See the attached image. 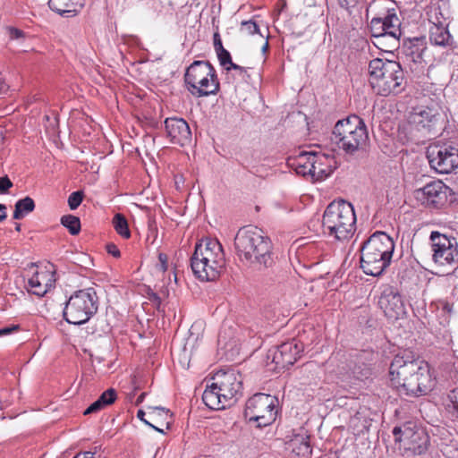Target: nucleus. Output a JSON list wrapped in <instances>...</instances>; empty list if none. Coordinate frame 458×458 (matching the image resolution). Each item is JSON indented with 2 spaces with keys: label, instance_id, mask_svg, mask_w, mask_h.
Masks as SVG:
<instances>
[{
  "label": "nucleus",
  "instance_id": "obj_11",
  "mask_svg": "<svg viewBox=\"0 0 458 458\" xmlns=\"http://www.w3.org/2000/svg\"><path fill=\"white\" fill-rule=\"evenodd\" d=\"M427 158L435 172H452L458 167V148L453 145H432L428 148Z\"/></svg>",
  "mask_w": 458,
  "mask_h": 458
},
{
  "label": "nucleus",
  "instance_id": "obj_1",
  "mask_svg": "<svg viewBox=\"0 0 458 458\" xmlns=\"http://www.w3.org/2000/svg\"><path fill=\"white\" fill-rule=\"evenodd\" d=\"M234 247L240 260L259 271L272 269L277 257L271 239L257 226H245L237 232Z\"/></svg>",
  "mask_w": 458,
  "mask_h": 458
},
{
  "label": "nucleus",
  "instance_id": "obj_13",
  "mask_svg": "<svg viewBox=\"0 0 458 458\" xmlns=\"http://www.w3.org/2000/svg\"><path fill=\"white\" fill-rule=\"evenodd\" d=\"M214 385L222 393V397L233 405L242 396V378L239 372L233 369L219 370L213 377Z\"/></svg>",
  "mask_w": 458,
  "mask_h": 458
},
{
  "label": "nucleus",
  "instance_id": "obj_49",
  "mask_svg": "<svg viewBox=\"0 0 458 458\" xmlns=\"http://www.w3.org/2000/svg\"><path fill=\"white\" fill-rule=\"evenodd\" d=\"M55 272H49V276H47L45 280H43V284L46 285L47 293L50 291L55 283Z\"/></svg>",
  "mask_w": 458,
  "mask_h": 458
},
{
  "label": "nucleus",
  "instance_id": "obj_40",
  "mask_svg": "<svg viewBox=\"0 0 458 458\" xmlns=\"http://www.w3.org/2000/svg\"><path fill=\"white\" fill-rule=\"evenodd\" d=\"M219 63L225 69L226 67H231V64H233L232 61L231 54L224 47L216 51Z\"/></svg>",
  "mask_w": 458,
  "mask_h": 458
},
{
  "label": "nucleus",
  "instance_id": "obj_7",
  "mask_svg": "<svg viewBox=\"0 0 458 458\" xmlns=\"http://www.w3.org/2000/svg\"><path fill=\"white\" fill-rule=\"evenodd\" d=\"M400 72L401 64L397 61L373 59L369 64V84L379 95L398 94Z\"/></svg>",
  "mask_w": 458,
  "mask_h": 458
},
{
  "label": "nucleus",
  "instance_id": "obj_52",
  "mask_svg": "<svg viewBox=\"0 0 458 458\" xmlns=\"http://www.w3.org/2000/svg\"><path fill=\"white\" fill-rule=\"evenodd\" d=\"M213 40H214L215 51H218L219 49L224 48L222 40H221V38H220V35L218 32L214 33Z\"/></svg>",
  "mask_w": 458,
  "mask_h": 458
},
{
  "label": "nucleus",
  "instance_id": "obj_45",
  "mask_svg": "<svg viewBox=\"0 0 458 458\" xmlns=\"http://www.w3.org/2000/svg\"><path fill=\"white\" fill-rule=\"evenodd\" d=\"M415 359H421L420 355L414 352L410 348L403 350V363L406 360H413Z\"/></svg>",
  "mask_w": 458,
  "mask_h": 458
},
{
  "label": "nucleus",
  "instance_id": "obj_56",
  "mask_svg": "<svg viewBox=\"0 0 458 458\" xmlns=\"http://www.w3.org/2000/svg\"><path fill=\"white\" fill-rule=\"evenodd\" d=\"M149 301L157 306H159L162 301L160 296L156 293H151L149 295Z\"/></svg>",
  "mask_w": 458,
  "mask_h": 458
},
{
  "label": "nucleus",
  "instance_id": "obj_16",
  "mask_svg": "<svg viewBox=\"0 0 458 458\" xmlns=\"http://www.w3.org/2000/svg\"><path fill=\"white\" fill-rule=\"evenodd\" d=\"M446 187L440 180L434 181L426 184L423 188L418 189L414 191V195L417 200H419L423 206L439 209L447 201V191Z\"/></svg>",
  "mask_w": 458,
  "mask_h": 458
},
{
  "label": "nucleus",
  "instance_id": "obj_62",
  "mask_svg": "<svg viewBox=\"0 0 458 458\" xmlns=\"http://www.w3.org/2000/svg\"><path fill=\"white\" fill-rule=\"evenodd\" d=\"M360 376L359 375V373H357L355 371V369L352 370L351 373H350V376H352V377L354 378H357V379H360L361 377V376H363V374L360 372Z\"/></svg>",
  "mask_w": 458,
  "mask_h": 458
},
{
  "label": "nucleus",
  "instance_id": "obj_44",
  "mask_svg": "<svg viewBox=\"0 0 458 458\" xmlns=\"http://www.w3.org/2000/svg\"><path fill=\"white\" fill-rule=\"evenodd\" d=\"M422 17V13L420 10L417 9L415 6L411 9L410 14L408 15V18L411 20V22L417 26L419 21H420Z\"/></svg>",
  "mask_w": 458,
  "mask_h": 458
},
{
  "label": "nucleus",
  "instance_id": "obj_61",
  "mask_svg": "<svg viewBox=\"0 0 458 458\" xmlns=\"http://www.w3.org/2000/svg\"><path fill=\"white\" fill-rule=\"evenodd\" d=\"M146 394H146L145 392L141 393V394L137 397L136 402H135V404H136V405L140 404V403L144 401V398H145Z\"/></svg>",
  "mask_w": 458,
  "mask_h": 458
},
{
  "label": "nucleus",
  "instance_id": "obj_46",
  "mask_svg": "<svg viewBox=\"0 0 458 458\" xmlns=\"http://www.w3.org/2000/svg\"><path fill=\"white\" fill-rule=\"evenodd\" d=\"M158 261L157 267L163 271L165 272L168 268V257L166 254L160 252L158 254Z\"/></svg>",
  "mask_w": 458,
  "mask_h": 458
},
{
  "label": "nucleus",
  "instance_id": "obj_30",
  "mask_svg": "<svg viewBox=\"0 0 458 458\" xmlns=\"http://www.w3.org/2000/svg\"><path fill=\"white\" fill-rule=\"evenodd\" d=\"M35 209V202L32 198L26 196L16 201L14 206L13 219H22L27 214Z\"/></svg>",
  "mask_w": 458,
  "mask_h": 458
},
{
  "label": "nucleus",
  "instance_id": "obj_31",
  "mask_svg": "<svg viewBox=\"0 0 458 458\" xmlns=\"http://www.w3.org/2000/svg\"><path fill=\"white\" fill-rule=\"evenodd\" d=\"M423 367L425 369L429 370L428 363L422 359L406 360L403 364V377L420 372V369Z\"/></svg>",
  "mask_w": 458,
  "mask_h": 458
},
{
  "label": "nucleus",
  "instance_id": "obj_55",
  "mask_svg": "<svg viewBox=\"0 0 458 458\" xmlns=\"http://www.w3.org/2000/svg\"><path fill=\"white\" fill-rule=\"evenodd\" d=\"M145 415H146V412L143 410H141V409L138 410L137 418L139 420H140L141 421H143L148 427H153V424L145 419Z\"/></svg>",
  "mask_w": 458,
  "mask_h": 458
},
{
  "label": "nucleus",
  "instance_id": "obj_2",
  "mask_svg": "<svg viewBox=\"0 0 458 458\" xmlns=\"http://www.w3.org/2000/svg\"><path fill=\"white\" fill-rule=\"evenodd\" d=\"M394 250L393 238L382 231H376L360 248V267L372 276H379L390 265Z\"/></svg>",
  "mask_w": 458,
  "mask_h": 458
},
{
  "label": "nucleus",
  "instance_id": "obj_19",
  "mask_svg": "<svg viewBox=\"0 0 458 458\" xmlns=\"http://www.w3.org/2000/svg\"><path fill=\"white\" fill-rule=\"evenodd\" d=\"M403 389L409 395L420 396L431 388V376L429 370L424 367L420 369V372L403 377Z\"/></svg>",
  "mask_w": 458,
  "mask_h": 458
},
{
  "label": "nucleus",
  "instance_id": "obj_26",
  "mask_svg": "<svg viewBox=\"0 0 458 458\" xmlns=\"http://www.w3.org/2000/svg\"><path fill=\"white\" fill-rule=\"evenodd\" d=\"M117 399V393L114 388H108L93 402L84 411V415L93 414L100 411L106 407L113 404Z\"/></svg>",
  "mask_w": 458,
  "mask_h": 458
},
{
  "label": "nucleus",
  "instance_id": "obj_27",
  "mask_svg": "<svg viewBox=\"0 0 458 458\" xmlns=\"http://www.w3.org/2000/svg\"><path fill=\"white\" fill-rule=\"evenodd\" d=\"M84 5V0H48L49 8L59 13H78Z\"/></svg>",
  "mask_w": 458,
  "mask_h": 458
},
{
  "label": "nucleus",
  "instance_id": "obj_39",
  "mask_svg": "<svg viewBox=\"0 0 458 458\" xmlns=\"http://www.w3.org/2000/svg\"><path fill=\"white\" fill-rule=\"evenodd\" d=\"M241 31L248 35L259 32L258 24L253 20L243 21L241 23Z\"/></svg>",
  "mask_w": 458,
  "mask_h": 458
},
{
  "label": "nucleus",
  "instance_id": "obj_63",
  "mask_svg": "<svg viewBox=\"0 0 458 458\" xmlns=\"http://www.w3.org/2000/svg\"><path fill=\"white\" fill-rule=\"evenodd\" d=\"M150 428H153V429H155V430H156V431H157V432L162 433V434H164V433H165L163 429H161V428H159L156 427L155 425H153V427H150Z\"/></svg>",
  "mask_w": 458,
  "mask_h": 458
},
{
  "label": "nucleus",
  "instance_id": "obj_41",
  "mask_svg": "<svg viewBox=\"0 0 458 458\" xmlns=\"http://www.w3.org/2000/svg\"><path fill=\"white\" fill-rule=\"evenodd\" d=\"M303 180L312 183L326 180L331 174H301Z\"/></svg>",
  "mask_w": 458,
  "mask_h": 458
},
{
  "label": "nucleus",
  "instance_id": "obj_57",
  "mask_svg": "<svg viewBox=\"0 0 458 458\" xmlns=\"http://www.w3.org/2000/svg\"><path fill=\"white\" fill-rule=\"evenodd\" d=\"M6 209V206L0 203V223L5 220L7 217Z\"/></svg>",
  "mask_w": 458,
  "mask_h": 458
},
{
  "label": "nucleus",
  "instance_id": "obj_33",
  "mask_svg": "<svg viewBox=\"0 0 458 458\" xmlns=\"http://www.w3.org/2000/svg\"><path fill=\"white\" fill-rule=\"evenodd\" d=\"M60 222L72 235H78L80 233L81 224L79 216L70 214L64 215L61 217Z\"/></svg>",
  "mask_w": 458,
  "mask_h": 458
},
{
  "label": "nucleus",
  "instance_id": "obj_43",
  "mask_svg": "<svg viewBox=\"0 0 458 458\" xmlns=\"http://www.w3.org/2000/svg\"><path fill=\"white\" fill-rule=\"evenodd\" d=\"M12 181L7 175L0 177V194H5L13 187Z\"/></svg>",
  "mask_w": 458,
  "mask_h": 458
},
{
  "label": "nucleus",
  "instance_id": "obj_9",
  "mask_svg": "<svg viewBox=\"0 0 458 458\" xmlns=\"http://www.w3.org/2000/svg\"><path fill=\"white\" fill-rule=\"evenodd\" d=\"M432 260L438 267H458V242L456 238L449 237L437 231L430 233Z\"/></svg>",
  "mask_w": 458,
  "mask_h": 458
},
{
  "label": "nucleus",
  "instance_id": "obj_48",
  "mask_svg": "<svg viewBox=\"0 0 458 458\" xmlns=\"http://www.w3.org/2000/svg\"><path fill=\"white\" fill-rule=\"evenodd\" d=\"M337 2L342 8L348 12H351V9L354 8L358 4V0H337Z\"/></svg>",
  "mask_w": 458,
  "mask_h": 458
},
{
  "label": "nucleus",
  "instance_id": "obj_8",
  "mask_svg": "<svg viewBox=\"0 0 458 458\" xmlns=\"http://www.w3.org/2000/svg\"><path fill=\"white\" fill-rule=\"evenodd\" d=\"M189 91L196 97L216 94L219 82L214 66L208 61H194L184 75Z\"/></svg>",
  "mask_w": 458,
  "mask_h": 458
},
{
  "label": "nucleus",
  "instance_id": "obj_17",
  "mask_svg": "<svg viewBox=\"0 0 458 458\" xmlns=\"http://www.w3.org/2000/svg\"><path fill=\"white\" fill-rule=\"evenodd\" d=\"M373 37H391L399 42L401 38V22L395 13H388L385 18L375 17L369 25Z\"/></svg>",
  "mask_w": 458,
  "mask_h": 458
},
{
  "label": "nucleus",
  "instance_id": "obj_28",
  "mask_svg": "<svg viewBox=\"0 0 458 458\" xmlns=\"http://www.w3.org/2000/svg\"><path fill=\"white\" fill-rule=\"evenodd\" d=\"M429 39L434 45L445 47L450 44L452 37L446 27L434 22L429 29Z\"/></svg>",
  "mask_w": 458,
  "mask_h": 458
},
{
  "label": "nucleus",
  "instance_id": "obj_24",
  "mask_svg": "<svg viewBox=\"0 0 458 458\" xmlns=\"http://www.w3.org/2000/svg\"><path fill=\"white\" fill-rule=\"evenodd\" d=\"M317 156L312 153H301L294 158L288 160V165L293 169V172H316Z\"/></svg>",
  "mask_w": 458,
  "mask_h": 458
},
{
  "label": "nucleus",
  "instance_id": "obj_23",
  "mask_svg": "<svg viewBox=\"0 0 458 458\" xmlns=\"http://www.w3.org/2000/svg\"><path fill=\"white\" fill-rule=\"evenodd\" d=\"M317 156L312 153H301L294 158L288 160V165L293 169V172H316Z\"/></svg>",
  "mask_w": 458,
  "mask_h": 458
},
{
  "label": "nucleus",
  "instance_id": "obj_29",
  "mask_svg": "<svg viewBox=\"0 0 458 458\" xmlns=\"http://www.w3.org/2000/svg\"><path fill=\"white\" fill-rule=\"evenodd\" d=\"M49 276L48 271L36 272L31 278L28 281V285L30 287L32 294L42 297L47 293L46 285L43 284L45 280Z\"/></svg>",
  "mask_w": 458,
  "mask_h": 458
},
{
  "label": "nucleus",
  "instance_id": "obj_51",
  "mask_svg": "<svg viewBox=\"0 0 458 458\" xmlns=\"http://www.w3.org/2000/svg\"><path fill=\"white\" fill-rule=\"evenodd\" d=\"M234 70L238 72L239 75L244 77L247 73V69L245 67L240 66L236 64H231V67H226V71Z\"/></svg>",
  "mask_w": 458,
  "mask_h": 458
},
{
  "label": "nucleus",
  "instance_id": "obj_42",
  "mask_svg": "<svg viewBox=\"0 0 458 458\" xmlns=\"http://www.w3.org/2000/svg\"><path fill=\"white\" fill-rule=\"evenodd\" d=\"M21 330L19 324H10L0 328V337L11 335Z\"/></svg>",
  "mask_w": 458,
  "mask_h": 458
},
{
  "label": "nucleus",
  "instance_id": "obj_60",
  "mask_svg": "<svg viewBox=\"0 0 458 458\" xmlns=\"http://www.w3.org/2000/svg\"><path fill=\"white\" fill-rule=\"evenodd\" d=\"M11 36L15 38H21L22 36V31L18 29H13L11 30Z\"/></svg>",
  "mask_w": 458,
  "mask_h": 458
},
{
  "label": "nucleus",
  "instance_id": "obj_32",
  "mask_svg": "<svg viewBox=\"0 0 458 458\" xmlns=\"http://www.w3.org/2000/svg\"><path fill=\"white\" fill-rule=\"evenodd\" d=\"M112 223L114 230L120 236L124 239H129L131 237L128 221L123 214H115L113 217Z\"/></svg>",
  "mask_w": 458,
  "mask_h": 458
},
{
  "label": "nucleus",
  "instance_id": "obj_47",
  "mask_svg": "<svg viewBox=\"0 0 458 458\" xmlns=\"http://www.w3.org/2000/svg\"><path fill=\"white\" fill-rule=\"evenodd\" d=\"M106 250L108 254L112 255L114 258H120L121 257V251L118 249V247L113 243L109 242L106 245Z\"/></svg>",
  "mask_w": 458,
  "mask_h": 458
},
{
  "label": "nucleus",
  "instance_id": "obj_5",
  "mask_svg": "<svg viewBox=\"0 0 458 458\" xmlns=\"http://www.w3.org/2000/svg\"><path fill=\"white\" fill-rule=\"evenodd\" d=\"M332 140L345 153L353 154L366 145L367 127L359 116L351 115L335 123Z\"/></svg>",
  "mask_w": 458,
  "mask_h": 458
},
{
  "label": "nucleus",
  "instance_id": "obj_54",
  "mask_svg": "<svg viewBox=\"0 0 458 458\" xmlns=\"http://www.w3.org/2000/svg\"><path fill=\"white\" fill-rule=\"evenodd\" d=\"M393 434L394 436V441L396 444H401V426L396 425L393 428Z\"/></svg>",
  "mask_w": 458,
  "mask_h": 458
},
{
  "label": "nucleus",
  "instance_id": "obj_34",
  "mask_svg": "<svg viewBox=\"0 0 458 458\" xmlns=\"http://www.w3.org/2000/svg\"><path fill=\"white\" fill-rule=\"evenodd\" d=\"M148 417L151 420L155 422H158L159 419L166 420L167 418H172L173 413H171L169 409L161 406H148Z\"/></svg>",
  "mask_w": 458,
  "mask_h": 458
},
{
  "label": "nucleus",
  "instance_id": "obj_3",
  "mask_svg": "<svg viewBox=\"0 0 458 458\" xmlns=\"http://www.w3.org/2000/svg\"><path fill=\"white\" fill-rule=\"evenodd\" d=\"M194 276L201 281H214L225 266V254L220 242L212 238L200 240L190 259Z\"/></svg>",
  "mask_w": 458,
  "mask_h": 458
},
{
  "label": "nucleus",
  "instance_id": "obj_14",
  "mask_svg": "<svg viewBox=\"0 0 458 458\" xmlns=\"http://www.w3.org/2000/svg\"><path fill=\"white\" fill-rule=\"evenodd\" d=\"M417 102L418 98H412L410 95L404 97L403 104L406 105L407 122L419 131L424 129L430 131L436 120V114L432 109L425 106H419Z\"/></svg>",
  "mask_w": 458,
  "mask_h": 458
},
{
  "label": "nucleus",
  "instance_id": "obj_20",
  "mask_svg": "<svg viewBox=\"0 0 458 458\" xmlns=\"http://www.w3.org/2000/svg\"><path fill=\"white\" fill-rule=\"evenodd\" d=\"M276 398L271 394H255L246 402L244 417L248 418L276 411Z\"/></svg>",
  "mask_w": 458,
  "mask_h": 458
},
{
  "label": "nucleus",
  "instance_id": "obj_21",
  "mask_svg": "<svg viewBox=\"0 0 458 458\" xmlns=\"http://www.w3.org/2000/svg\"><path fill=\"white\" fill-rule=\"evenodd\" d=\"M425 49L426 38L424 36L408 37L404 40L403 44V53L405 55L406 62H411L415 65V68L411 67V72L419 69Z\"/></svg>",
  "mask_w": 458,
  "mask_h": 458
},
{
  "label": "nucleus",
  "instance_id": "obj_10",
  "mask_svg": "<svg viewBox=\"0 0 458 458\" xmlns=\"http://www.w3.org/2000/svg\"><path fill=\"white\" fill-rule=\"evenodd\" d=\"M428 434L415 421L403 423V455H420L428 449Z\"/></svg>",
  "mask_w": 458,
  "mask_h": 458
},
{
  "label": "nucleus",
  "instance_id": "obj_4",
  "mask_svg": "<svg viewBox=\"0 0 458 458\" xmlns=\"http://www.w3.org/2000/svg\"><path fill=\"white\" fill-rule=\"evenodd\" d=\"M355 224L354 208L344 199L330 202L324 211L322 225L338 241L349 239L355 231Z\"/></svg>",
  "mask_w": 458,
  "mask_h": 458
},
{
  "label": "nucleus",
  "instance_id": "obj_38",
  "mask_svg": "<svg viewBox=\"0 0 458 458\" xmlns=\"http://www.w3.org/2000/svg\"><path fill=\"white\" fill-rule=\"evenodd\" d=\"M84 198V192L82 191H76L70 194L68 197V206L71 210L77 209L81 204Z\"/></svg>",
  "mask_w": 458,
  "mask_h": 458
},
{
  "label": "nucleus",
  "instance_id": "obj_6",
  "mask_svg": "<svg viewBox=\"0 0 458 458\" xmlns=\"http://www.w3.org/2000/svg\"><path fill=\"white\" fill-rule=\"evenodd\" d=\"M98 297L95 288L76 291L65 301L63 317L69 324L82 325L88 322L98 310Z\"/></svg>",
  "mask_w": 458,
  "mask_h": 458
},
{
  "label": "nucleus",
  "instance_id": "obj_22",
  "mask_svg": "<svg viewBox=\"0 0 458 458\" xmlns=\"http://www.w3.org/2000/svg\"><path fill=\"white\" fill-rule=\"evenodd\" d=\"M202 401L211 410H225L232 406L227 400L222 397V393L218 391L214 383L207 386L202 394Z\"/></svg>",
  "mask_w": 458,
  "mask_h": 458
},
{
  "label": "nucleus",
  "instance_id": "obj_64",
  "mask_svg": "<svg viewBox=\"0 0 458 458\" xmlns=\"http://www.w3.org/2000/svg\"><path fill=\"white\" fill-rule=\"evenodd\" d=\"M21 224H19V223H15V231L20 232V231H21Z\"/></svg>",
  "mask_w": 458,
  "mask_h": 458
},
{
  "label": "nucleus",
  "instance_id": "obj_37",
  "mask_svg": "<svg viewBox=\"0 0 458 458\" xmlns=\"http://www.w3.org/2000/svg\"><path fill=\"white\" fill-rule=\"evenodd\" d=\"M401 357L399 354H396L394 356V360L392 361L390 368H389V376H390V382L391 386L395 388H399L400 382H399V369L401 368V365H398L399 360Z\"/></svg>",
  "mask_w": 458,
  "mask_h": 458
},
{
  "label": "nucleus",
  "instance_id": "obj_25",
  "mask_svg": "<svg viewBox=\"0 0 458 458\" xmlns=\"http://www.w3.org/2000/svg\"><path fill=\"white\" fill-rule=\"evenodd\" d=\"M288 447L299 457L308 458L312 448L310 444V436L307 434H296L287 442Z\"/></svg>",
  "mask_w": 458,
  "mask_h": 458
},
{
  "label": "nucleus",
  "instance_id": "obj_36",
  "mask_svg": "<svg viewBox=\"0 0 458 458\" xmlns=\"http://www.w3.org/2000/svg\"><path fill=\"white\" fill-rule=\"evenodd\" d=\"M449 403L446 404V410L455 420H458V388L450 391L447 395Z\"/></svg>",
  "mask_w": 458,
  "mask_h": 458
},
{
  "label": "nucleus",
  "instance_id": "obj_53",
  "mask_svg": "<svg viewBox=\"0 0 458 458\" xmlns=\"http://www.w3.org/2000/svg\"><path fill=\"white\" fill-rule=\"evenodd\" d=\"M9 90V85L6 83L5 79L0 73V94H5Z\"/></svg>",
  "mask_w": 458,
  "mask_h": 458
},
{
  "label": "nucleus",
  "instance_id": "obj_35",
  "mask_svg": "<svg viewBox=\"0 0 458 458\" xmlns=\"http://www.w3.org/2000/svg\"><path fill=\"white\" fill-rule=\"evenodd\" d=\"M245 419L248 420L249 422L257 423V428H262L272 424V422L276 420V411L269 412L267 414L250 416Z\"/></svg>",
  "mask_w": 458,
  "mask_h": 458
},
{
  "label": "nucleus",
  "instance_id": "obj_50",
  "mask_svg": "<svg viewBox=\"0 0 458 458\" xmlns=\"http://www.w3.org/2000/svg\"><path fill=\"white\" fill-rule=\"evenodd\" d=\"M184 177H183V174H175L174 175V184H175V188L178 190V191H182L184 187Z\"/></svg>",
  "mask_w": 458,
  "mask_h": 458
},
{
  "label": "nucleus",
  "instance_id": "obj_18",
  "mask_svg": "<svg viewBox=\"0 0 458 458\" xmlns=\"http://www.w3.org/2000/svg\"><path fill=\"white\" fill-rule=\"evenodd\" d=\"M165 125L166 135L172 143L182 147L191 141V131L184 119L177 117L166 118Z\"/></svg>",
  "mask_w": 458,
  "mask_h": 458
},
{
  "label": "nucleus",
  "instance_id": "obj_58",
  "mask_svg": "<svg viewBox=\"0 0 458 458\" xmlns=\"http://www.w3.org/2000/svg\"><path fill=\"white\" fill-rule=\"evenodd\" d=\"M94 454H95L91 452H84L76 454L73 458H96Z\"/></svg>",
  "mask_w": 458,
  "mask_h": 458
},
{
  "label": "nucleus",
  "instance_id": "obj_12",
  "mask_svg": "<svg viewBox=\"0 0 458 458\" xmlns=\"http://www.w3.org/2000/svg\"><path fill=\"white\" fill-rule=\"evenodd\" d=\"M302 352L303 344L292 340L269 349L267 360L276 364L275 369H284L293 366Z\"/></svg>",
  "mask_w": 458,
  "mask_h": 458
},
{
  "label": "nucleus",
  "instance_id": "obj_15",
  "mask_svg": "<svg viewBox=\"0 0 458 458\" xmlns=\"http://www.w3.org/2000/svg\"><path fill=\"white\" fill-rule=\"evenodd\" d=\"M378 305L383 310L388 324L398 331L401 327V323L399 322L401 315V293L398 288L386 286L381 293Z\"/></svg>",
  "mask_w": 458,
  "mask_h": 458
},
{
  "label": "nucleus",
  "instance_id": "obj_59",
  "mask_svg": "<svg viewBox=\"0 0 458 458\" xmlns=\"http://www.w3.org/2000/svg\"><path fill=\"white\" fill-rule=\"evenodd\" d=\"M453 307L454 305L449 303V302H445L443 306V310L448 314H451L453 312Z\"/></svg>",
  "mask_w": 458,
  "mask_h": 458
}]
</instances>
